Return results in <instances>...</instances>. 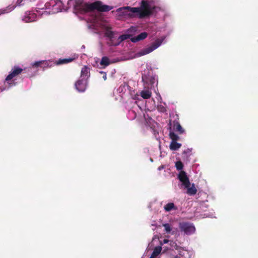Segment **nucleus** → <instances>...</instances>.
Wrapping results in <instances>:
<instances>
[{
    "mask_svg": "<svg viewBox=\"0 0 258 258\" xmlns=\"http://www.w3.org/2000/svg\"><path fill=\"white\" fill-rule=\"evenodd\" d=\"M185 188L187 189L186 194L189 196H194L197 192V189L194 183L189 184L187 187Z\"/></svg>",
    "mask_w": 258,
    "mask_h": 258,
    "instance_id": "nucleus-13",
    "label": "nucleus"
},
{
    "mask_svg": "<svg viewBox=\"0 0 258 258\" xmlns=\"http://www.w3.org/2000/svg\"><path fill=\"white\" fill-rule=\"evenodd\" d=\"M50 61L49 60H40L35 61L31 64V66L33 68H41L43 69H45L48 67H50L51 65H50Z\"/></svg>",
    "mask_w": 258,
    "mask_h": 258,
    "instance_id": "nucleus-9",
    "label": "nucleus"
},
{
    "mask_svg": "<svg viewBox=\"0 0 258 258\" xmlns=\"http://www.w3.org/2000/svg\"><path fill=\"white\" fill-rule=\"evenodd\" d=\"M23 69L20 68L18 66H14L10 74L6 77L4 82L5 87L0 88L1 91H3L6 89H9L11 87L15 86L16 83L15 82L13 79L21 74L23 72Z\"/></svg>",
    "mask_w": 258,
    "mask_h": 258,
    "instance_id": "nucleus-3",
    "label": "nucleus"
},
{
    "mask_svg": "<svg viewBox=\"0 0 258 258\" xmlns=\"http://www.w3.org/2000/svg\"><path fill=\"white\" fill-rule=\"evenodd\" d=\"M23 20L26 22V23H29L32 22L33 21V19L31 18V16H25L23 19Z\"/></svg>",
    "mask_w": 258,
    "mask_h": 258,
    "instance_id": "nucleus-26",
    "label": "nucleus"
},
{
    "mask_svg": "<svg viewBox=\"0 0 258 258\" xmlns=\"http://www.w3.org/2000/svg\"><path fill=\"white\" fill-rule=\"evenodd\" d=\"M113 32L111 31H107L106 33V35L107 37L110 38V40L113 38Z\"/></svg>",
    "mask_w": 258,
    "mask_h": 258,
    "instance_id": "nucleus-27",
    "label": "nucleus"
},
{
    "mask_svg": "<svg viewBox=\"0 0 258 258\" xmlns=\"http://www.w3.org/2000/svg\"><path fill=\"white\" fill-rule=\"evenodd\" d=\"M175 167H176L177 170H181L183 169V164L180 161H177L175 163Z\"/></svg>",
    "mask_w": 258,
    "mask_h": 258,
    "instance_id": "nucleus-24",
    "label": "nucleus"
},
{
    "mask_svg": "<svg viewBox=\"0 0 258 258\" xmlns=\"http://www.w3.org/2000/svg\"><path fill=\"white\" fill-rule=\"evenodd\" d=\"M181 146V144L177 143V141H175L171 142L169 148L172 151H176L180 148Z\"/></svg>",
    "mask_w": 258,
    "mask_h": 258,
    "instance_id": "nucleus-18",
    "label": "nucleus"
},
{
    "mask_svg": "<svg viewBox=\"0 0 258 258\" xmlns=\"http://www.w3.org/2000/svg\"><path fill=\"white\" fill-rule=\"evenodd\" d=\"M169 241V240L168 239H164L163 240L164 243H168Z\"/></svg>",
    "mask_w": 258,
    "mask_h": 258,
    "instance_id": "nucleus-30",
    "label": "nucleus"
},
{
    "mask_svg": "<svg viewBox=\"0 0 258 258\" xmlns=\"http://www.w3.org/2000/svg\"><path fill=\"white\" fill-rule=\"evenodd\" d=\"M148 35V34L147 32H142L141 33L138 35L137 36L132 37L131 38V41L135 43V42H138L139 41L144 40L145 39H146Z\"/></svg>",
    "mask_w": 258,
    "mask_h": 258,
    "instance_id": "nucleus-11",
    "label": "nucleus"
},
{
    "mask_svg": "<svg viewBox=\"0 0 258 258\" xmlns=\"http://www.w3.org/2000/svg\"><path fill=\"white\" fill-rule=\"evenodd\" d=\"M163 226L165 228V231L167 233H170L172 230L171 225L168 223H165L163 224Z\"/></svg>",
    "mask_w": 258,
    "mask_h": 258,
    "instance_id": "nucleus-23",
    "label": "nucleus"
},
{
    "mask_svg": "<svg viewBox=\"0 0 258 258\" xmlns=\"http://www.w3.org/2000/svg\"><path fill=\"white\" fill-rule=\"evenodd\" d=\"M100 64L102 66L107 67L110 64L109 59L107 56L102 57Z\"/></svg>",
    "mask_w": 258,
    "mask_h": 258,
    "instance_id": "nucleus-21",
    "label": "nucleus"
},
{
    "mask_svg": "<svg viewBox=\"0 0 258 258\" xmlns=\"http://www.w3.org/2000/svg\"><path fill=\"white\" fill-rule=\"evenodd\" d=\"M58 4H61V2L60 1H59L58 3Z\"/></svg>",
    "mask_w": 258,
    "mask_h": 258,
    "instance_id": "nucleus-34",
    "label": "nucleus"
},
{
    "mask_svg": "<svg viewBox=\"0 0 258 258\" xmlns=\"http://www.w3.org/2000/svg\"><path fill=\"white\" fill-rule=\"evenodd\" d=\"M173 130L178 132L179 134L184 133V130L182 128L179 122L177 120H174L173 122Z\"/></svg>",
    "mask_w": 258,
    "mask_h": 258,
    "instance_id": "nucleus-12",
    "label": "nucleus"
},
{
    "mask_svg": "<svg viewBox=\"0 0 258 258\" xmlns=\"http://www.w3.org/2000/svg\"><path fill=\"white\" fill-rule=\"evenodd\" d=\"M90 68L87 66H84L81 70V78H88L90 77Z\"/></svg>",
    "mask_w": 258,
    "mask_h": 258,
    "instance_id": "nucleus-14",
    "label": "nucleus"
},
{
    "mask_svg": "<svg viewBox=\"0 0 258 258\" xmlns=\"http://www.w3.org/2000/svg\"><path fill=\"white\" fill-rule=\"evenodd\" d=\"M88 84L87 79L86 78H81L78 80L75 84V86L76 89L80 92H84L87 88Z\"/></svg>",
    "mask_w": 258,
    "mask_h": 258,
    "instance_id": "nucleus-7",
    "label": "nucleus"
},
{
    "mask_svg": "<svg viewBox=\"0 0 258 258\" xmlns=\"http://www.w3.org/2000/svg\"><path fill=\"white\" fill-rule=\"evenodd\" d=\"M174 258H180L179 256H178L177 255L174 256Z\"/></svg>",
    "mask_w": 258,
    "mask_h": 258,
    "instance_id": "nucleus-33",
    "label": "nucleus"
},
{
    "mask_svg": "<svg viewBox=\"0 0 258 258\" xmlns=\"http://www.w3.org/2000/svg\"><path fill=\"white\" fill-rule=\"evenodd\" d=\"M101 73H102L104 74V76L103 77V79L104 80H106V79H107V77H106V74L105 73L103 72H101Z\"/></svg>",
    "mask_w": 258,
    "mask_h": 258,
    "instance_id": "nucleus-29",
    "label": "nucleus"
},
{
    "mask_svg": "<svg viewBox=\"0 0 258 258\" xmlns=\"http://www.w3.org/2000/svg\"><path fill=\"white\" fill-rule=\"evenodd\" d=\"M164 209L166 211L169 212L172 210H176L177 208L175 206V205L173 203H169L167 204L164 206Z\"/></svg>",
    "mask_w": 258,
    "mask_h": 258,
    "instance_id": "nucleus-20",
    "label": "nucleus"
},
{
    "mask_svg": "<svg viewBox=\"0 0 258 258\" xmlns=\"http://www.w3.org/2000/svg\"><path fill=\"white\" fill-rule=\"evenodd\" d=\"M138 9L135 7H130L128 6L123 7L117 9L116 12L117 14L118 19L122 18H131L136 16Z\"/></svg>",
    "mask_w": 258,
    "mask_h": 258,
    "instance_id": "nucleus-4",
    "label": "nucleus"
},
{
    "mask_svg": "<svg viewBox=\"0 0 258 258\" xmlns=\"http://www.w3.org/2000/svg\"><path fill=\"white\" fill-rule=\"evenodd\" d=\"M179 228L181 231H183L187 235L194 233L196 230L195 226L192 224L187 222L180 223Z\"/></svg>",
    "mask_w": 258,
    "mask_h": 258,
    "instance_id": "nucleus-6",
    "label": "nucleus"
},
{
    "mask_svg": "<svg viewBox=\"0 0 258 258\" xmlns=\"http://www.w3.org/2000/svg\"><path fill=\"white\" fill-rule=\"evenodd\" d=\"M142 81H143L144 83H148V81L146 80V76H144V75H142Z\"/></svg>",
    "mask_w": 258,
    "mask_h": 258,
    "instance_id": "nucleus-28",
    "label": "nucleus"
},
{
    "mask_svg": "<svg viewBox=\"0 0 258 258\" xmlns=\"http://www.w3.org/2000/svg\"><path fill=\"white\" fill-rule=\"evenodd\" d=\"M178 177L184 187H187L188 185L190 184L189 179L185 171H181L178 174Z\"/></svg>",
    "mask_w": 258,
    "mask_h": 258,
    "instance_id": "nucleus-8",
    "label": "nucleus"
},
{
    "mask_svg": "<svg viewBox=\"0 0 258 258\" xmlns=\"http://www.w3.org/2000/svg\"><path fill=\"white\" fill-rule=\"evenodd\" d=\"M130 35L128 34H123L118 37L117 42L112 44L114 45H118L122 41L129 38Z\"/></svg>",
    "mask_w": 258,
    "mask_h": 258,
    "instance_id": "nucleus-19",
    "label": "nucleus"
},
{
    "mask_svg": "<svg viewBox=\"0 0 258 258\" xmlns=\"http://www.w3.org/2000/svg\"><path fill=\"white\" fill-rule=\"evenodd\" d=\"M162 247L161 246L155 247L150 258H156L160 253Z\"/></svg>",
    "mask_w": 258,
    "mask_h": 258,
    "instance_id": "nucleus-17",
    "label": "nucleus"
},
{
    "mask_svg": "<svg viewBox=\"0 0 258 258\" xmlns=\"http://www.w3.org/2000/svg\"><path fill=\"white\" fill-rule=\"evenodd\" d=\"M24 0H18L15 6H9L7 8L0 10V15L2 14H5L12 11L16 6H21L24 5L22 2Z\"/></svg>",
    "mask_w": 258,
    "mask_h": 258,
    "instance_id": "nucleus-10",
    "label": "nucleus"
},
{
    "mask_svg": "<svg viewBox=\"0 0 258 258\" xmlns=\"http://www.w3.org/2000/svg\"><path fill=\"white\" fill-rule=\"evenodd\" d=\"M136 8L138 9L136 14L139 15V18H143L153 15L156 7L149 1L142 0L140 7Z\"/></svg>",
    "mask_w": 258,
    "mask_h": 258,
    "instance_id": "nucleus-2",
    "label": "nucleus"
},
{
    "mask_svg": "<svg viewBox=\"0 0 258 258\" xmlns=\"http://www.w3.org/2000/svg\"><path fill=\"white\" fill-rule=\"evenodd\" d=\"M141 96L145 99H149L152 95V92L149 90H143L141 92Z\"/></svg>",
    "mask_w": 258,
    "mask_h": 258,
    "instance_id": "nucleus-15",
    "label": "nucleus"
},
{
    "mask_svg": "<svg viewBox=\"0 0 258 258\" xmlns=\"http://www.w3.org/2000/svg\"><path fill=\"white\" fill-rule=\"evenodd\" d=\"M75 1L74 10L81 14L91 12L95 10L102 12H108L113 8L111 6L103 5L100 1H96L91 4L84 3L83 0H75Z\"/></svg>",
    "mask_w": 258,
    "mask_h": 258,
    "instance_id": "nucleus-1",
    "label": "nucleus"
},
{
    "mask_svg": "<svg viewBox=\"0 0 258 258\" xmlns=\"http://www.w3.org/2000/svg\"><path fill=\"white\" fill-rule=\"evenodd\" d=\"M188 151H189V150L188 149V150H187V151H184L183 152V154H186Z\"/></svg>",
    "mask_w": 258,
    "mask_h": 258,
    "instance_id": "nucleus-31",
    "label": "nucleus"
},
{
    "mask_svg": "<svg viewBox=\"0 0 258 258\" xmlns=\"http://www.w3.org/2000/svg\"><path fill=\"white\" fill-rule=\"evenodd\" d=\"M178 246L177 245L176 243H175V249H178Z\"/></svg>",
    "mask_w": 258,
    "mask_h": 258,
    "instance_id": "nucleus-32",
    "label": "nucleus"
},
{
    "mask_svg": "<svg viewBox=\"0 0 258 258\" xmlns=\"http://www.w3.org/2000/svg\"><path fill=\"white\" fill-rule=\"evenodd\" d=\"M157 108L158 111L160 112L164 113L167 111L166 107L162 105H158Z\"/></svg>",
    "mask_w": 258,
    "mask_h": 258,
    "instance_id": "nucleus-25",
    "label": "nucleus"
},
{
    "mask_svg": "<svg viewBox=\"0 0 258 258\" xmlns=\"http://www.w3.org/2000/svg\"><path fill=\"white\" fill-rule=\"evenodd\" d=\"M74 59V58H62V59L60 58L57 61H56V62H55L54 63H55L57 65L66 64V63H68L70 62H72Z\"/></svg>",
    "mask_w": 258,
    "mask_h": 258,
    "instance_id": "nucleus-16",
    "label": "nucleus"
},
{
    "mask_svg": "<svg viewBox=\"0 0 258 258\" xmlns=\"http://www.w3.org/2000/svg\"><path fill=\"white\" fill-rule=\"evenodd\" d=\"M165 38V37L163 36L160 38L157 39L154 42L151 44L150 46L141 50L139 52V55H144L152 52L161 45Z\"/></svg>",
    "mask_w": 258,
    "mask_h": 258,
    "instance_id": "nucleus-5",
    "label": "nucleus"
},
{
    "mask_svg": "<svg viewBox=\"0 0 258 258\" xmlns=\"http://www.w3.org/2000/svg\"><path fill=\"white\" fill-rule=\"evenodd\" d=\"M169 136L172 140L171 142L177 141L179 139V136L173 132H170Z\"/></svg>",
    "mask_w": 258,
    "mask_h": 258,
    "instance_id": "nucleus-22",
    "label": "nucleus"
}]
</instances>
